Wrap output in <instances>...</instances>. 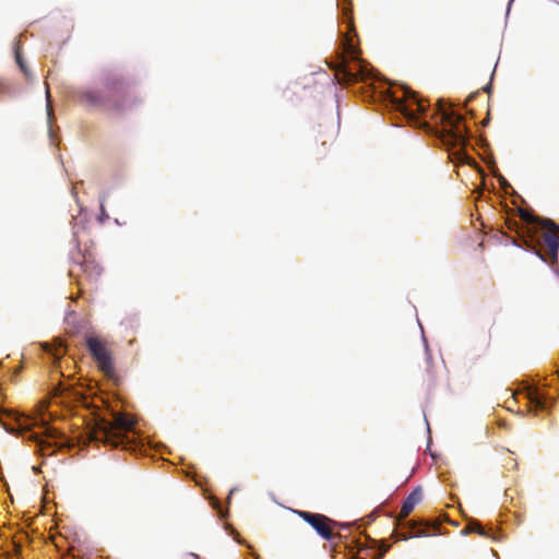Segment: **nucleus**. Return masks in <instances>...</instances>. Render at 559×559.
I'll return each mask as SVG.
<instances>
[{
  "label": "nucleus",
  "instance_id": "f257e3e1",
  "mask_svg": "<svg viewBox=\"0 0 559 559\" xmlns=\"http://www.w3.org/2000/svg\"><path fill=\"white\" fill-rule=\"evenodd\" d=\"M78 102L88 108L123 114L136 109L142 98L131 83L118 74H109L103 81V91L85 88L76 94Z\"/></svg>",
  "mask_w": 559,
  "mask_h": 559
},
{
  "label": "nucleus",
  "instance_id": "f03ea898",
  "mask_svg": "<svg viewBox=\"0 0 559 559\" xmlns=\"http://www.w3.org/2000/svg\"><path fill=\"white\" fill-rule=\"evenodd\" d=\"M520 218L525 223L524 226H519L516 222H509L508 227L515 230L521 237L530 238L531 242L536 241L543 245V248L536 249L535 246L530 245L525 239L527 247H532L536 254L544 261L555 264L558 262L559 250V226L549 218H542L535 216L524 209H518Z\"/></svg>",
  "mask_w": 559,
  "mask_h": 559
},
{
  "label": "nucleus",
  "instance_id": "7ed1b4c3",
  "mask_svg": "<svg viewBox=\"0 0 559 559\" xmlns=\"http://www.w3.org/2000/svg\"><path fill=\"white\" fill-rule=\"evenodd\" d=\"M442 127L436 131L441 143L448 147L460 146L461 150L450 155L452 162L461 164H471L472 158L464 152L468 144V129L464 124V117L455 111H449L443 107L439 108Z\"/></svg>",
  "mask_w": 559,
  "mask_h": 559
},
{
  "label": "nucleus",
  "instance_id": "20e7f679",
  "mask_svg": "<svg viewBox=\"0 0 559 559\" xmlns=\"http://www.w3.org/2000/svg\"><path fill=\"white\" fill-rule=\"evenodd\" d=\"M112 417V420L97 418L90 431V439L112 448L122 445L124 449H131L128 432L134 429V420L129 415L120 413L114 414Z\"/></svg>",
  "mask_w": 559,
  "mask_h": 559
},
{
  "label": "nucleus",
  "instance_id": "39448f33",
  "mask_svg": "<svg viewBox=\"0 0 559 559\" xmlns=\"http://www.w3.org/2000/svg\"><path fill=\"white\" fill-rule=\"evenodd\" d=\"M85 345L96 362L98 370L109 380H118L115 367L114 353L110 344L100 337L87 335Z\"/></svg>",
  "mask_w": 559,
  "mask_h": 559
},
{
  "label": "nucleus",
  "instance_id": "423d86ee",
  "mask_svg": "<svg viewBox=\"0 0 559 559\" xmlns=\"http://www.w3.org/2000/svg\"><path fill=\"white\" fill-rule=\"evenodd\" d=\"M406 96L412 97L414 104L416 105V109L411 108V106L406 105L403 99H394L393 105L395 110L403 115L407 122L416 127L426 128L430 130L429 123L427 121H423L419 117V114H425L426 106L418 100L415 93H406Z\"/></svg>",
  "mask_w": 559,
  "mask_h": 559
},
{
  "label": "nucleus",
  "instance_id": "0eeeda50",
  "mask_svg": "<svg viewBox=\"0 0 559 559\" xmlns=\"http://www.w3.org/2000/svg\"><path fill=\"white\" fill-rule=\"evenodd\" d=\"M296 513L325 540H332L337 536L332 530V524L335 522L326 515L308 511H296Z\"/></svg>",
  "mask_w": 559,
  "mask_h": 559
},
{
  "label": "nucleus",
  "instance_id": "6e6552de",
  "mask_svg": "<svg viewBox=\"0 0 559 559\" xmlns=\"http://www.w3.org/2000/svg\"><path fill=\"white\" fill-rule=\"evenodd\" d=\"M334 76L340 84H350L365 79V70L358 63L355 67H349L347 60L342 57V60L332 66Z\"/></svg>",
  "mask_w": 559,
  "mask_h": 559
},
{
  "label": "nucleus",
  "instance_id": "1a4fd4ad",
  "mask_svg": "<svg viewBox=\"0 0 559 559\" xmlns=\"http://www.w3.org/2000/svg\"><path fill=\"white\" fill-rule=\"evenodd\" d=\"M74 265L79 269L78 272L85 274L88 280L98 278L103 271L91 253L83 254L81 260L74 262Z\"/></svg>",
  "mask_w": 559,
  "mask_h": 559
},
{
  "label": "nucleus",
  "instance_id": "9d476101",
  "mask_svg": "<svg viewBox=\"0 0 559 559\" xmlns=\"http://www.w3.org/2000/svg\"><path fill=\"white\" fill-rule=\"evenodd\" d=\"M423 491L420 487L415 488L403 501L399 520H405L414 510V508L421 501Z\"/></svg>",
  "mask_w": 559,
  "mask_h": 559
},
{
  "label": "nucleus",
  "instance_id": "9b49d317",
  "mask_svg": "<svg viewBox=\"0 0 559 559\" xmlns=\"http://www.w3.org/2000/svg\"><path fill=\"white\" fill-rule=\"evenodd\" d=\"M408 526V533H401L400 536L402 539H407L409 537L417 536H428L430 535L431 530H436V527H430L428 525H418L416 522L408 521L405 523Z\"/></svg>",
  "mask_w": 559,
  "mask_h": 559
},
{
  "label": "nucleus",
  "instance_id": "f8f14e48",
  "mask_svg": "<svg viewBox=\"0 0 559 559\" xmlns=\"http://www.w3.org/2000/svg\"><path fill=\"white\" fill-rule=\"evenodd\" d=\"M528 403L536 411H545L547 408V400L538 392L535 388H528L527 390Z\"/></svg>",
  "mask_w": 559,
  "mask_h": 559
},
{
  "label": "nucleus",
  "instance_id": "ddd939ff",
  "mask_svg": "<svg viewBox=\"0 0 559 559\" xmlns=\"http://www.w3.org/2000/svg\"><path fill=\"white\" fill-rule=\"evenodd\" d=\"M344 52L353 60L359 62V50L353 44L352 39L346 36L343 43Z\"/></svg>",
  "mask_w": 559,
  "mask_h": 559
},
{
  "label": "nucleus",
  "instance_id": "4468645a",
  "mask_svg": "<svg viewBox=\"0 0 559 559\" xmlns=\"http://www.w3.org/2000/svg\"><path fill=\"white\" fill-rule=\"evenodd\" d=\"M471 532H477L479 535H483V536H487V534L485 533V530L483 528V526L475 522V523H471L467 527Z\"/></svg>",
  "mask_w": 559,
  "mask_h": 559
},
{
  "label": "nucleus",
  "instance_id": "2eb2a0df",
  "mask_svg": "<svg viewBox=\"0 0 559 559\" xmlns=\"http://www.w3.org/2000/svg\"><path fill=\"white\" fill-rule=\"evenodd\" d=\"M15 60H16V63L19 64L20 69L24 72L25 75H28V71L26 69V66L20 55L19 51L15 52Z\"/></svg>",
  "mask_w": 559,
  "mask_h": 559
},
{
  "label": "nucleus",
  "instance_id": "dca6fc26",
  "mask_svg": "<svg viewBox=\"0 0 559 559\" xmlns=\"http://www.w3.org/2000/svg\"><path fill=\"white\" fill-rule=\"evenodd\" d=\"M64 353L66 349L60 345L51 353V355L53 356L55 360H59Z\"/></svg>",
  "mask_w": 559,
  "mask_h": 559
},
{
  "label": "nucleus",
  "instance_id": "f3484780",
  "mask_svg": "<svg viewBox=\"0 0 559 559\" xmlns=\"http://www.w3.org/2000/svg\"><path fill=\"white\" fill-rule=\"evenodd\" d=\"M8 90L9 88L7 83L2 79H0V94L7 93Z\"/></svg>",
  "mask_w": 559,
  "mask_h": 559
},
{
  "label": "nucleus",
  "instance_id": "a211bd4d",
  "mask_svg": "<svg viewBox=\"0 0 559 559\" xmlns=\"http://www.w3.org/2000/svg\"><path fill=\"white\" fill-rule=\"evenodd\" d=\"M50 94H49V91L47 90V99H48V104H47V110H48V116L51 115V111H52V107H51V104H50Z\"/></svg>",
  "mask_w": 559,
  "mask_h": 559
},
{
  "label": "nucleus",
  "instance_id": "6ab92c4d",
  "mask_svg": "<svg viewBox=\"0 0 559 559\" xmlns=\"http://www.w3.org/2000/svg\"><path fill=\"white\" fill-rule=\"evenodd\" d=\"M389 546L386 545H383L381 548H380V554H379V557L382 558L384 556V554L389 550Z\"/></svg>",
  "mask_w": 559,
  "mask_h": 559
},
{
  "label": "nucleus",
  "instance_id": "aec40b11",
  "mask_svg": "<svg viewBox=\"0 0 559 559\" xmlns=\"http://www.w3.org/2000/svg\"><path fill=\"white\" fill-rule=\"evenodd\" d=\"M63 393L62 384L60 383L55 388V395H61Z\"/></svg>",
  "mask_w": 559,
  "mask_h": 559
},
{
  "label": "nucleus",
  "instance_id": "412c9836",
  "mask_svg": "<svg viewBox=\"0 0 559 559\" xmlns=\"http://www.w3.org/2000/svg\"><path fill=\"white\" fill-rule=\"evenodd\" d=\"M47 431L49 433V437L55 438L57 436V431L52 428H48Z\"/></svg>",
  "mask_w": 559,
  "mask_h": 559
}]
</instances>
